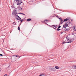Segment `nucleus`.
<instances>
[{
  "mask_svg": "<svg viewBox=\"0 0 76 76\" xmlns=\"http://www.w3.org/2000/svg\"><path fill=\"white\" fill-rule=\"evenodd\" d=\"M19 17V16H18V15H17V18H18Z\"/></svg>",
  "mask_w": 76,
  "mask_h": 76,
  "instance_id": "33",
  "label": "nucleus"
},
{
  "mask_svg": "<svg viewBox=\"0 0 76 76\" xmlns=\"http://www.w3.org/2000/svg\"><path fill=\"white\" fill-rule=\"evenodd\" d=\"M7 76V74H5V75H4V76Z\"/></svg>",
  "mask_w": 76,
  "mask_h": 76,
  "instance_id": "28",
  "label": "nucleus"
},
{
  "mask_svg": "<svg viewBox=\"0 0 76 76\" xmlns=\"http://www.w3.org/2000/svg\"><path fill=\"white\" fill-rule=\"evenodd\" d=\"M16 1V2L18 3L17 5H20L21 3H22V0H15L14 1V3H15V2Z\"/></svg>",
  "mask_w": 76,
  "mask_h": 76,
  "instance_id": "2",
  "label": "nucleus"
},
{
  "mask_svg": "<svg viewBox=\"0 0 76 76\" xmlns=\"http://www.w3.org/2000/svg\"><path fill=\"white\" fill-rule=\"evenodd\" d=\"M63 28H65V26L64 25L63 26Z\"/></svg>",
  "mask_w": 76,
  "mask_h": 76,
  "instance_id": "29",
  "label": "nucleus"
},
{
  "mask_svg": "<svg viewBox=\"0 0 76 76\" xmlns=\"http://www.w3.org/2000/svg\"><path fill=\"white\" fill-rule=\"evenodd\" d=\"M71 18L70 17H67L65 19H70Z\"/></svg>",
  "mask_w": 76,
  "mask_h": 76,
  "instance_id": "12",
  "label": "nucleus"
},
{
  "mask_svg": "<svg viewBox=\"0 0 76 76\" xmlns=\"http://www.w3.org/2000/svg\"><path fill=\"white\" fill-rule=\"evenodd\" d=\"M51 71H56V68H52L51 69Z\"/></svg>",
  "mask_w": 76,
  "mask_h": 76,
  "instance_id": "5",
  "label": "nucleus"
},
{
  "mask_svg": "<svg viewBox=\"0 0 76 76\" xmlns=\"http://www.w3.org/2000/svg\"><path fill=\"white\" fill-rule=\"evenodd\" d=\"M55 68L56 69H60V67L58 66H56Z\"/></svg>",
  "mask_w": 76,
  "mask_h": 76,
  "instance_id": "10",
  "label": "nucleus"
},
{
  "mask_svg": "<svg viewBox=\"0 0 76 76\" xmlns=\"http://www.w3.org/2000/svg\"><path fill=\"white\" fill-rule=\"evenodd\" d=\"M18 18H19L20 19H21V18H20V17H18V18H17L16 19H19Z\"/></svg>",
  "mask_w": 76,
  "mask_h": 76,
  "instance_id": "16",
  "label": "nucleus"
},
{
  "mask_svg": "<svg viewBox=\"0 0 76 76\" xmlns=\"http://www.w3.org/2000/svg\"><path fill=\"white\" fill-rule=\"evenodd\" d=\"M68 20L67 19H64V22H66V21H67Z\"/></svg>",
  "mask_w": 76,
  "mask_h": 76,
  "instance_id": "17",
  "label": "nucleus"
},
{
  "mask_svg": "<svg viewBox=\"0 0 76 76\" xmlns=\"http://www.w3.org/2000/svg\"><path fill=\"white\" fill-rule=\"evenodd\" d=\"M17 56V55H13L12 56V57H17V56Z\"/></svg>",
  "mask_w": 76,
  "mask_h": 76,
  "instance_id": "19",
  "label": "nucleus"
},
{
  "mask_svg": "<svg viewBox=\"0 0 76 76\" xmlns=\"http://www.w3.org/2000/svg\"><path fill=\"white\" fill-rule=\"evenodd\" d=\"M70 67L72 68V69H76V65L71 66Z\"/></svg>",
  "mask_w": 76,
  "mask_h": 76,
  "instance_id": "4",
  "label": "nucleus"
},
{
  "mask_svg": "<svg viewBox=\"0 0 76 76\" xmlns=\"http://www.w3.org/2000/svg\"><path fill=\"white\" fill-rule=\"evenodd\" d=\"M56 30H57V31H60V29L58 28L56 29Z\"/></svg>",
  "mask_w": 76,
  "mask_h": 76,
  "instance_id": "20",
  "label": "nucleus"
},
{
  "mask_svg": "<svg viewBox=\"0 0 76 76\" xmlns=\"http://www.w3.org/2000/svg\"><path fill=\"white\" fill-rule=\"evenodd\" d=\"M16 57H19V58H20V57L19 56H16Z\"/></svg>",
  "mask_w": 76,
  "mask_h": 76,
  "instance_id": "25",
  "label": "nucleus"
},
{
  "mask_svg": "<svg viewBox=\"0 0 76 76\" xmlns=\"http://www.w3.org/2000/svg\"><path fill=\"white\" fill-rule=\"evenodd\" d=\"M31 19H27V21L28 22H29L30 21H31Z\"/></svg>",
  "mask_w": 76,
  "mask_h": 76,
  "instance_id": "15",
  "label": "nucleus"
},
{
  "mask_svg": "<svg viewBox=\"0 0 76 76\" xmlns=\"http://www.w3.org/2000/svg\"><path fill=\"white\" fill-rule=\"evenodd\" d=\"M15 23V22H14V23H13H13Z\"/></svg>",
  "mask_w": 76,
  "mask_h": 76,
  "instance_id": "38",
  "label": "nucleus"
},
{
  "mask_svg": "<svg viewBox=\"0 0 76 76\" xmlns=\"http://www.w3.org/2000/svg\"><path fill=\"white\" fill-rule=\"evenodd\" d=\"M61 28V26H59L58 27V29H60V28Z\"/></svg>",
  "mask_w": 76,
  "mask_h": 76,
  "instance_id": "21",
  "label": "nucleus"
},
{
  "mask_svg": "<svg viewBox=\"0 0 76 76\" xmlns=\"http://www.w3.org/2000/svg\"><path fill=\"white\" fill-rule=\"evenodd\" d=\"M18 14H22V13H19Z\"/></svg>",
  "mask_w": 76,
  "mask_h": 76,
  "instance_id": "32",
  "label": "nucleus"
},
{
  "mask_svg": "<svg viewBox=\"0 0 76 76\" xmlns=\"http://www.w3.org/2000/svg\"><path fill=\"white\" fill-rule=\"evenodd\" d=\"M0 56H3V54H0Z\"/></svg>",
  "mask_w": 76,
  "mask_h": 76,
  "instance_id": "24",
  "label": "nucleus"
},
{
  "mask_svg": "<svg viewBox=\"0 0 76 76\" xmlns=\"http://www.w3.org/2000/svg\"><path fill=\"white\" fill-rule=\"evenodd\" d=\"M45 23H46V22H48V20H45Z\"/></svg>",
  "mask_w": 76,
  "mask_h": 76,
  "instance_id": "11",
  "label": "nucleus"
},
{
  "mask_svg": "<svg viewBox=\"0 0 76 76\" xmlns=\"http://www.w3.org/2000/svg\"><path fill=\"white\" fill-rule=\"evenodd\" d=\"M18 30H19V31H20V27H18Z\"/></svg>",
  "mask_w": 76,
  "mask_h": 76,
  "instance_id": "22",
  "label": "nucleus"
},
{
  "mask_svg": "<svg viewBox=\"0 0 76 76\" xmlns=\"http://www.w3.org/2000/svg\"><path fill=\"white\" fill-rule=\"evenodd\" d=\"M28 19H31V18H28Z\"/></svg>",
  "mask_w": 76,
  "mask_h": 76,
  "instance_id": "35",
  "label": "nucleus"
},
{
  "mask_svg": "<svg viewBox=\"0 0 76 76\" xmlns=\"http://www.w3.org/2000/svg\"><path fill=\"white\" fill-rule=\"evenodd\" d=\"M73 31H74V32H75V31H76V28L75 27V26H74L73 27Z\"/></svg>",
  "mask_w": 76,
  "mask_h": 76,
  "instance_id": "6",
  "label": "nucleus"
},
{
  "mask_svg": "<svg viewBox=\"0 0 76 76\" xmlns=\"http://www.w3.org/2000/svg\"><path fill=\"white\" fill-rule=\"evenodd\" d=\"M74 34H75V33H72V34H71V35H74Z\"/></svg>",
  "mask_w": 76,
  "mask_h": 76,
  "instance_id": "31",
  "label": "nucleus"
},
{
  "mask_svg": "<svg viewBox=\"0 0 76 76\" xmlns=\"http://www.w3.org/2000/svg\"><path fill=\"white\" fill-rule=\"evenodd\" d=\"M15 25H16V23H15Z\"/></svg>",
  "mask_w": 76,
  "mask_h": 76,
  "instance_id": "36",
  "label": "nucleus"
},
{
  "mask_svg": "<svg viewBox=\"0 0 76 76\" xmlns=\"http://www.w3.org/2000/svg\"><path fill=\"white\" fill-rule=\"evenodd\" d=\"M53 26V29H56L55 28H54V26Z\"/></svg>",
  "mask_w": 76,
  "mask_h": 76,
  "instance_id": "30",
  "label": "nucleus"
},
{
  "mask_svg": "<svg viewBox=\"0 0 76 76\" xmlns=\"http://www.w3.org/2000/svg\"><path fill=\"white\" fill-rule=\"evenodd\" d=\"M18 20H19V19H18Z\"/></svg>",
  "mask_w": 76,
  "mask_h": 76,
  "instance_id": "41",
  "label": "nucleus"
},
{
  "mask_svg": "<svg viewBox=\"0 0 76 76\" xmlns=\"http://www.w3.org/2000/svg\"><path fill=\"white\" fill-rule=\"evenodd\" d=\"M18 56V55H17V56Z\"/></svg>",
  "mask_w": 76,
  "mask_h": 76,
  "instance_id": "40",
  "label": "nucleus"
},
{
  "mask_svg": "<svg viewBox=\"0 0 76 76\" xmlns=\"http://www.w3.org/2000/svg\"><path fill=\"white\" fill-rule=\"evenodd\" d=\"M61 24H62V23H63V22H64V20L63 19H61L60 21Z\"/></svg>",
  "mask_w": 76,
  "mask_h": 76,
  "instance_id": "7",
  "label": "nucleus"
},
{
  "mask_svg": "<svg viewBox=\"0 0 76 76\" xmlns=\"http://www.w3.org/2000/svg\"><path fill=\"white\" fill-rule=\"evenodd\" d=\"M63 32H61V34H63Z\"/></svg>",
  "mask_w": 76,
  "mask_h": 76,
  "instance_id": "37",
  "label": "nucleus"
},
{
  "mask_svg": "<svg viewBox=\"0 0 76 76\" xmlns=\"http://www.w3.org/2000/svg\"><path fill=\"white\" fill-rule=\"evenodd\" d=\"M21 22H23V20H20Z\"/></svg>",
  "mask_w": 76,
  "mask_h": 76,
  "instance_id": "26",
  "label": "nucleus"
},
{
  "mask_svg": "<svg viewBox=\"0 0 76 76\" xmlns=\"http://www.w3.org/2000/svg\"><path fill=\"white\" fill-rule=\"evenodd\" d=\"M66 39L67 41H68L67 42H66L67 43H71L74 40L73 38H72V39H69L68 37H66Z\"/></svg>",
  "mask_w": 76,
  "mask_h": 76,
  "instance_id": "1",
  "label": "nucleus"
},
{
  "mask_svg": "<svg viewBox=\"0 0 76 76\" xmlns=\"http://www.w3.org/2000/svg\"><path fill=\"white\" fill-rule=\"evenodd\" d=\"M12 15L14 16H17L16 14H17V12H16V10H14L12 12Z\"/></svg>",
  "mask_w": 76,
  "mask_h": 76,
  "instance_id": "3",
  "label": "nucleus"
},
{
  "mask_svg": "<svg viewBox=\"0 0 76 76\" xmlns=\"http://www.w3.org/2000/svg\"><path fill=\"white\" fill-rule=\"evenodd\" d=\"M22 15H25L23 13H22Z\"/></svg>",
  "mask_w": 76,
  "mask_h": 76,
  "instance_id": "27",
  "label": "nucleus"
},
{
  "mask_svg": "<svg viewBox=\"0 0 76 76\" xmlns=\"http://www.w3.org/2000/svg\"><path fill=\"white\" fill-rule=\"evenodd\" d=\"M40 75L41 76H45V74H41Z\"/></svg>",
  "mask_w": 76,
  "mask_h": 76,
  "instance_id": "14",
  "label": "nucleus"
},
{
  "mask_svg": "<svg viewBox=\"0 0 76 76\" xmlns=\"http://www.w3.org/2000/svg\"><path fill=\"white\" fill-rule=\"evenodd\" d=\"M1 68H0V71H1Z\"/></svg>",
  "mask_w": 76,
  "mask_h": 76,
  "instance_id": "34",
  "label": "nucleus"
},
{
  "mask_svg": "<svg viewBox=\"0 0 76 76\" xmlns=\"http://www.w3.org/2000/svg\"><path fill=\"white\" fill-rule=\"evenodd\" d=\"M54 26V28H56V26H55V25H53L52 26Z\"/></svg>",
  "mask_w": 76,
  "mask_h": 76,
  "instance_id": "13",
  "label": "nucleus"
},
{
  "mask_svg": "<svg viewBox=\"0 0 76 76\" xmlns=\"http://www.w3.org/2000/svg\"><path fill=\"white\" fill-rule=\"evenodd\" d=\"M64 43H66V41H64V42L62 43V44H64Z\"/></svg>",
  "mask_w": 76,
  "mask_h": 76,
  "instance_id": "18",
  "label": "nucleus"
},
{
  "mask_svg": "<svg viewBox=\"0 0 76 76\" xmlns=\"http://www.w3.org/2000/svg\"><path fill=\"white\" fill-rule=\"evenodd\" d=\"M25 18H25L24 19H25Z\"/></svg>",
  "mask_w": 76,
  "mask_h": 76,
  "instance_id": "39",
  "label": "nucleus"
},
{
  "mask_svg": "<svg viewBox=\"0 0 76 76\" xmlns=\"http://www.w3.org/2000/svg\"><path fill=\"white\" fill-rule=\"evenodd\" d=\"M56 16L57 18H58V19H62V18H60V17L58 16Z\"/></svg>",
  "mask_w": 76,
  "mask_h": 76,
  "instance_id": "8",
  "label": "nucleus"
},
{
  "mask_svg": "<svg viewBox=\"0 0 76 76\" xmlns=\"http://www.w3.org/2000/svg\"><path fill=\"white\" fill-rule=\"evenodd\" d=\"M18 9L19 10H22V7H19L18 8Z\"/></svg>",
  "mask_w": 76,
  "mask_h": 76,
  "instance_id": "9",
  "label": "nucleus"
},
{
  "mask_svg": "<svg viewBox=\"0 0 76 76\" xmlns=\"http://www.w3.org/2000/svg\"><path fill=\"white\" fill-rule=\"evenodd\" d=\"M69 29H66V31H69Z\"/></svg>",
  "mask_w": 76,
  "mask_h": 76,
  "instance_id": "23",
  "label": "nucleus"
}]
</instances>
